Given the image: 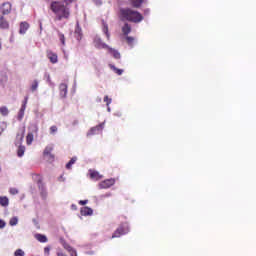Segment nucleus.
Returning a JSON list of instances; mask_svg holds the SVG:
<instances>
[{"mask_svg":"<svg viewBox=\"0 0 256 256\" xmlns=\"http://www.w3.org/2000/svg\"><path fill=\"white\" fill-rule=\"evenodd\" d=\"M80 213L84 217H87L89 215H93V209L86 206V207L81 208Z\"/></svg>","mask_w":256,"mask_h":256,"instance_id":"nucleus-18","label":"nucleus"},{"mask_svg":"<svg viewBox=\"0 0 256 256\" xmlns=\"http://www.w3.org/2000/svg\"><path fill=\"white\" fill-rule=\"evenodd\" d=\"M100 131H103V124L97 125L95 127H92L88 133L87 137H91V135H97Z\"/></svg>","mask_w":256,"mask_h":256,"instance_id":"nucleus-10","label":"nucleus"},{"mask_svg":"<svg viewBox=\"0 0 256 256\" xmlns=\"http://www.w3.org/2000/svg\"><path fill=\"white\" fill-rule=\"evenodd\" d=\"M76 161H77V157L71 158V160L66 164V169H71V167L75 165Z\"/></svg>","mask_w":256,"mask_h":256,"instance_id":"nucleus-25","label":"nucleus"},{"mask_svg":"<svg viewBox=\"0 0 256 256\" xmlns=\"http://www.w3.org/2000/svg\"><path fill=\"white\" fill-rule=\"evenodd\" d=\"M25 109H27V98H25V100L21 106V109L19 111V114H18L19 121H21V119H23V117L25 115Z\"/></svg>","mask_w":256,"mask_h":256,"instance_id":"nucleus-13","label":"nucleus"},{"mask_svg":"<svg viewBox=\"0 0 256 256\" xmlns=\"http://www.w3.org/2000/svg\"><path fill=\"white\" fill-rule=\"evenodd\" d=\"M108 53H110L112 55V57H114V59H121V53H119V51L111 48L108 46Z\"/></svg>","mask_w":256,"mask_h":256,"instance_id":"nucleus-17","label":"nucleus"},{"mask_svg":"<svg viewBox=\"0 0 256 256\" xmlns=\"http://www.w3.org/2000/svg\"><path fill=\"white\" fill-rule=\"evenodd\" d=\"M122 33L125 37H127L129 33H131V25H129V23L124 24V26L122 27Z\"/></svg>","mask_w":256,"mask_h":256,"instance_id":"nucleus-19","label":"nucleus"},{"mask_svg":"<svg viewBox=\"0 0 256 256\" xmlns=\"http://www.w3.org/2000/svg\"><path fill=\"white\" fill-rule=\"evenodd\" d=\"M129 232V224L127 222H124L119 225V227L114 231L112 234V239H117L121 237L122 235H127Z\"/></svg>","mask_w":256,"mask_h":256,"instance_id":"nucleus-3","label":"nucleus"},{"mask_svg":"<svg viewBox=\"0 0 256 256\" xmlns=\"http://www.w3.org/2000/svg\"><path fill=\"white\" fill-rule=\"evenodd\" d=\"M113 185H115V179L113 178L106 179L99 183L100 189H109V187H113Z\"/></svg>","mask_w":256,"mask_h":256,"instance_id":"nucleus-8","label":"nucleus"},{"mask_svg":"<svg viewBox=\"0 0 256 256\" xmlns=\"http://www.w3.org/2000/svg\"><path fill=\"white\" fill-rule=\"evenodd\" d=\"M0 173H1V167H0Z\"/></svg>","mask_w":256,"mask_h":256,"instance_id":"nucleus-48","label":"nucleus"},{"mask_svg":"<svg viewBox=\"0 0 256 256\" xmlns=\"http://www.w3.org/2000/svg\"><path fill=\"white\" fill-rule=\"evenodd\" d=\"M9 193L11 195H17V193H19V190H17V188H10Z\"/></svg>","mask_w":256,"mask_h":256,"instance_id":"nucleus-37","label":"nucleus"},{"mask_svg":"<svg viewBox=\"0 0 256 256\" xmlns=\"http://www.w3.org/2000/svg\"><path fill=\"white\" fill-rule=\"evenodd\" d=\"M120 17L122 21H130V23H141L143 15L131 8H121Z\"/></svg>","mask_w":256,"mask_h":256,"instance_id":"nucleus-2","label":"nucleus"},{"mask_svg":"<svg viewBox=\"0 0 256 256\" xmlns=\"http://www.w3.org/2000/svg\"><path fill=\"white\" fill-rule=\"evenodd\" d=\"M25 137V128H23L21 131H19L16 135V140L18 143H23V139Z\"/></svg>","mask_w":256,"mask_h":256,"instance_id":"nucleus-20","label":"nucleus"},{"mask_svg":"<svg viewBox=\"0 0 256 256\" xmlns=\"http://www.w3.org/2000/svg\"><path fill=\"white\" fill-rule=\"evenodd\" d=\"M89 173H90V179H93V181H100V179H103V175L99 174L98 171L89 170Z\"/></svg>","mask_w":256,"mask_h":256,"instance_id":"nucleus-11","label":"nucleus"},{"mask_svg":"<svg viewBox=\"0 0 256 256\" xmlns=\"http://www.w3.org/2000/svg\"><path fill=\"white\" fill-rule=\"evenodd\" d=\"M59 91H60V97H62V99H65L67 97V84L65 83L60 84Z\"/></svg>","mask_w":256,"mask_h":256,"instance_id":"nucleus-15","label":"nucleus"},{"mask_svg":"<svg viewBox=\"0 0 256 256\" xmlns=\"http://www.w3.org/2000/svg\"><path fill=\"white\" fill-rule=\"evenodd\" d=\"M110 68L113 69L114 73H116L117 75H123V69H119L113 65H110Z\"/></svg>","mask_w":256,"mask_h":256,"instance_id":"nucleus-28","label":"nucleus"},{"mask_svg":"<svg viewBox=\"0 0 256 256\" xmlns=\"http://www.w3.org/2000/svg\"><path fill=\"white\" fill-rule=\"evenodd\" d=\"M63 247L64 249H66V251H68V253H70L71 256H77V251L75 249H73V247H71V245H69L67 242H63Z\"/></svg>","mask_w":256,"mask_h":256,"instance_id":"nucleus-14","label":"nucleus"},{"mask_svg":"<svg viewBox=\"0 0 256 256\" xmlns=\"http://www.w3.org/2000/svg\"><path fill=\"white\" fill-rule=\"evenodd\" d=\"M132 7L139 9L141 5L145 2V0H130Z\"/></svg>","mask_w":256,"mask_h":256,"instance_id":"nucleus-21","label":"nucleus"},{"mask_svg":"<svg viewBox=\"0 0 256 256\" xmlns=\"http://www.w3.org/2000/svg\"><path fill=\"white\" fill-rule=\"evenodd\" d=\"M0 29H9V21H7V19L3 15H0Z\"/></svg>","mask_w":256,"mask_h":256,"instance_id":"nucleus-12","label":"nucleus"},{"mask_svg":"<svg viewBox=\"0 0 256 256\" xmlns=\"http://www.w3.org/2000/svg\"><path fill=\"white\" fill-rule=\"evenodd\" d=\"M98 77H100V74H99V71H98V74H97Z\"/></svg>","mask_w":256,"mask_h":256,"instance_id":"nucleus-47","label":"nucleus"},{"mask_svg":"<svg viewBox=\"0 0 256 256\" xmlns=\"http://www.w3.org/2000/svg\"><path fill=\"white\" fill-rule=\"evenodd\" d=\"M53 144L47 145L43 151V157L48 161V163H53L55 161V154L53 153Z\"/></svg>","mask_w":256,"mask_h":256,"instance_id":"nucleus-4","label":"nucleus"},{"mask_svg":"<svg viewBox=\"0 0 256 256\" xmlns=\"http://www.w3.org/2000/svg\"><path fill=\"white\" fill-rule=\"evenodd\" d=\"M75 35H78V36H77V39H81V37H82L81 28L78 27V28L75 30Z\"/></svg>","mask_w":256,"mask_h":256,"instance_id":"nucleus-36","label":"nucleus"},{"mask_svg":"<svg viewBox=\"0 0 256 256\" xmlns=\"http://www.w3.org/2000/svg\"><path fill=\"white\" fill-rule=\"evenodd\" d=\"M37 131H39V128H37V126H34L33 133H37Z\"/></svg>","mask_w":256,"mask_h":256,"instance_id":"nucleus-44","label":"nucleus"},{"mask_svg":"<svg viewBox=\"0 0 256 256\" xmlns=\"http://www.w3.org/2000/svg\"><path fill=\"white\" fill-rule=\"evenodd\" d=\"M32 178L37 183L40 191H42V193H43V191H45V185H43V177H41V175H39V174H33Z\"/></svg>","mask_w":256,"mask_h":256,"instance_id":"nucleus-7","label":"nucleus"},{"mask_svg":"<svg viewBox=\"0 0 256 256\" xmlns=\"http://www.w3.org/2000/svg\"><path fill=\"white\" fill-rule=\"evenodd\" d=\"M17 223H19V219L17 217H12L9 221V225H11V227H15Z\"/></svg>","mask_w":256,"mask_h":256,"instance_id":"nucleus-29","label":"nucleus"},{"mask_svg":"<svg viewBox=\"0 0 256 256\" xmlns=\"http://www.w3.org/2000/svg\"><path fill=\"white\" fill-rule=\"evenodd\" d=\"M1 49H2V44H1V39H0V51H1Z\"/></svg>","mask_w":256,"mask_h":256,"instance_id":"nucleus-45","label":"nucleus"},{"mask_svg":"<svg viewBox=\"0 0 256 256\" xmlns=\"http://www.w3.org/2000/svg\"><path fill=\"white\" fill-rule=\"evenodd\" d=\"M50 133H51V135H55V133H57V126H51Z\"/></svg>","mask_w":256,"mask_h":256,"instance_id":"nucleus-38","label":"nucleus"},{"mask_svg":"<svg viewBox=\"0 0 256 256\" xmlns=\"http://www.w3.org/2000/svg\"><path fill=\"white\" fill-rule=\"evenodd\" d=\"M39 87V82L37 80H34L32 85H31V91L35 92V90Z\"/></svg>","mask_w":256,"mask_h":256,"instance_id":"nucleus-31","label":"nucleus"},{"mask_svg":"<svg viewBox=\"0 0 256 256\" xmlns=\"http://www.w3.org/2000/svg\"><path fill=\"white\" fill-rule=\"evenodd\" d=\"M13 11V5L11 2H4L0 5V12L2 16L9 15Z\"/></svg>","mask_w":256,"mask_h":256,"instance_id":"nucleus-5","label":"nucleus"},{"mask_svg":"<svg viewBox=\"0 0 256 256\" xmlns=\"http://www.w3.org/2000/svg\"><path fill=\"white\" fill-rule=\"evenodd\" d=\"M79 205H87V203H89V200H80Z\"/></svg>","mask_w":256,"mask_h":256,"instance_id":"nucleus-40","label":"nucleus"},{"mask_svg":"<svg viewBox=\"0 0 256 256\" xmlns=\"http://www.w3.org/2000/svg\"><path fill=\"white\" fill-rule=\"evenodd\" d=\"M0 113L3 117H7V115H9V109L6 106H2L0 108Z\"/></svg>","mask_w":256,"mask_h":256,"instance_id":"nucleus-26","label":"nucleus"},{"mask_svg":"<svg viewBox=\"0 0 256 256\" xmlns=\"http://www.w3.org/2000/svg\"><path fill=\"white\" fill-rule=\"evenodd\" d=\"M50 251H51L50 247H45L44 248V255L49 256Z\"/></svg>","mask_w":256,"mask_h":256,"instance_id":"nucleus-39","label":"nucleus"},{"mask_svg":"<svg viewBox=\"0 0 256 256\" xmlns=\"http://www.w3.org/2000/svg\"><path fill=\"white\" fill-rule=\"evenodd\" d=\"M17 155L18 157H23V155H25V146H19Z\"/></svg>","mask_w":256,"mask_h":256,"instance_id":"nucleus-27","label":"nucleus"},{"mask_svg":"<svg viewBox=\"0 0 256 256\" xmlns=\"http://www.w3.org/2000/svg\"><path fill=\"white\" fill-rule=\"evenodd\" d=\"M5 225H6L5 221L0 220V229H3Z\"/></svg>","mask_w":256,"mask_h":256,"instance_id":"nucleus-41","label":"nucleus"},{"mask_svg":"<svg viewBox=\"0 0 256 256\" xmlns=\"http://www.w3.org/2000/svg\"><path fill=\"white\" fill-rule=\"evenodd\" d=\"M0 205L2 207H8L9 206V198H7V196H1L0 197Z\"/></svg>","mask_w":256,"mask_h":256,"instance_id":"nucleus-22","label":"nucleus"},{"mask_svg":"<svg viewBox=\"0 0 256 256\" xmlns=\"http://www.w3.org/2000/svg\"><path fill=\"white\" fill-rule=\"evenodd\" d=\"M35 239H37V241H39L40 243H47V236L43 234H36Z\"/></svg>","mask_w":256,"mask_h":256,"instance_id":"nucleus-23","label":"nucleus"},{"mask_svg":"<svg viewBox=\"0 0 256 256\" xmlns=\"http://www.w3.org/2000/svg\"><path fill=\"white\" fill-rule=\"evenodd\" d=\"M46 57L53 65H55V63H59V57L57 56V53L53 52L52 50L46 51Z\"/></svg>","mask_w":256,"mask_h":256,"instance_id":"nucleus-6","label":"nucleus"},{"mask_svg":"<svg viewBox=\"0 0 256 256\" xmlns=\"http://www.w3.org/2000/svg\"><path fill=\"white\" fill-rule=\"evenodd\" d=\"M126 42L128 43V45H133V43L135 42V38L128 35L126 36Z\"/></svg>","mask_w":256,"mask_h":256,"instance_id":"nucleus-32","label":"nucleus"},{"mask_svg":"<svg viewBox=\"0 0 256 256\" xmlns=\"http://www.w3.org/2000/svg\"><path fill=\"white\" fill-rule=\"evenodd\" d=\"M50 10L54 15H56L54 21H63V19L69 20L71 17V8L62 1H52L50 4Z\"/></svg>","mask_w":256,"mask_h":256,"instance_id":"nucleus-1","label":"nucleus"},{"mask_svg":"<svg viewBox=\"0 0 256 256\" xmlns=\"http://www.w3.org/2000/svg\"><path fill=\"white\" fill-rule=\"evenodd\" d=\"M14 256H25V252L22 251L21 249H17V250L14 252Z\"/></svg>","mask_w":256,"mask_h":256,"instance_id":"nucleus-34","label":"nucleus"},{"mask_svg":"<svg viewBox=\"0 0 256 256\" xmlns=\"http://www.w3.org/2000/svg\"><path fill=\"white\" fill-rule=\"evenodd\" d=\"M103 31H104V33H105L107 39H109V37H110V34H109V26L104 25Z\"/></svg>","mask_w":256,"mask_h":256,"instance_id":"nucleus-33","label":"nucleus"},{"mask_svg":"<svg viewBox=\"0 0 256 256\" xmlns=\"http://www.w3.org/2000/svg\"><path fill=\"white\" fill-rule=\"evenodd\" d=\"M104 103H106L107 107H109V105H111V103H112L111 98H109V96H105Z\"/></svg>","mask_w":256,"mask_h":256,"instance_id":"nucleus-35","label":"nucleus"},{"mask_svg":"<svg viewBox=\"0 0 256 256\" xmlns=\"http://www.w3.org/2000/svg\"><path fill=\"white\" fill-rule=\"evenodd\" d=\"M4 81H7V75L4 76Z\"/></svg>","mask_w":256,"mask_h":256,"instance_id":"nucleus-46","label":"nucleus"},{"mask_svg":"<svg viewBox=\"0 0 256 256\" xmlns=\"http://www.w3.org/2000/svg\"><path fill=\"white\" fill-rule=\"evenodd\" d=\"M63 3H66V5H70V3H73L75 0H62Z\"/></svg>","mask_w":256,"mask_h":256,"instance_id":"nucleus-42","label":"nucleus"},{"mask_svg":"<svg viewBox=\"0 0 256 256\" xmlns=\"http://www.w3.org/2000/svg\"><path fill=\"white\" fill-rule=\"evenodd\" d=\"M58 37L60 39L61 44L65 47V34L58 32Z\"/></svg>","mask_w":256,"mask_h":256,"instance_id":"nucleus-30","label":"nucleus"},{"mask_svg":"<svg viewBox=\"0 0 256 256\" xmlns=\"http://www.w3.org/2000/svg\"><path fill=\"white\" fill-rule=\"evenodd\" d=\"M28 29H29V23L27 22L20 23V30H19L20 35H25Z\"/></svg>","mask_w":256,"mask_h":256,"instance_id":"nucleus-16","label":"nucleus"},{"mask_svg":"<svg viewBox=\"0 0 256 256\" xmlns=\"http://www.w3.org/2000/svg\"><path fill=\"white\" fill-rule=\"evenodd\" d=\"M94 46L96 49H109V45L105 44L100 38L94 39Z\"/></svg>","mask_w":256,"mask_h":256,"instance_id":"nucleus-9","label":"nucleus"},{"mask_svg":"<svg viewBox=\"0 0 256 256\" xmlns=\"http://www.w3.org/2000/svg\"><path fill=\"white\" fill-rule=\"evenodd\" d=\"M33 139H34L33 132H29L26 136L27 145H31V143H33Z\"/></svg>","mask_w":256,"mask_h":256,"instance_id":"nucleus-24","label":"nucleus"},{"mask_svg":"<svg viewBox=\"0 0 256 256\" xmlns=\"http://www.w3.org/2000/svg\"><path fill=\"white\" fill-rule=\"evenodd\" d=\"M71 209H73L74 211H77V205L72 204V205H71Z\"/></svg>","mask_w":256,"mask_h":256,"instance_id":"nucleus-43","label":"nucleus"}]
</instances>
